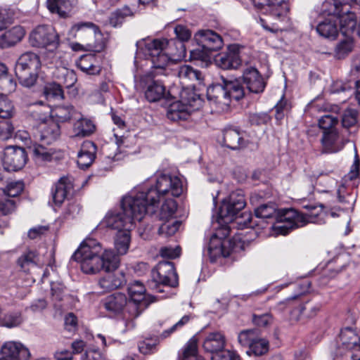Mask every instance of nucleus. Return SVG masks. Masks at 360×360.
Segmentation results:
<instances>
[{"instance_id":"obj_1","label":"nucleus","mask_w":360,"mask_h":360,"mask_svg":"<svg viewBox=\"0 0 360 360\" xmlns=\"http://www.w3.org/2000/svg\"><path fill=\"white\" fill-rule=\"evenodd\" d=\"M181 183L177 178H171L169 176L161 175L157 179L156 190L150 189L148 193L134 188L125 195L121 202L122 212H108L102 221V224L108 228L117 230H131L135 221H140L146 215V198L148 196L151 200L149 209L155 201V195H162L172 192L173 195H178L181 193Z\"/></svg>"},{"instance_id":"obj_2","label":"nucleus","mask_w":360,"mask_h":360,"mask_svg":"<svg viewBox=\"0 0 360 360\" xmlns=\"http://www.w3.org/2000/svg\"><path fill=\"white\" fill-rule=\"evenodd\" d=\"M178 40L165 38L146 39L136 42L137 58L143 57L146 63L142 65L150 68H165L175 65L186 56L184 41L191 37V30L184 25H177L174 29Z\"/></svg>"},{"instance_id":"obj_3","label":"nucleus","mask_w":360,"mask_h":360,"mask_svg":"<svg viewBox=\"0 0 360 360\" xmlns=\"http://www.w3.org/2000/svg\"><path fill=\"white\" fill-rule=\"evenodd\" d=\"M80 264L82 272L96 274L100 271H115L120 264L119 256L112 250L103 248L101 243L92 238L84 240L72 256Z\"/></svg>"},{"instance_id":"obj_4","label":"nucleus","mask_w":360,"mask_h":360,"mask_svg":"<svg viewBox=\"0 0 360 360\" xmlns=\"http://www.w3.org/2000/svg\"><path fill=\"white\" fill-rule=\"evenodd\" d=\"M303 207L308 210L307 213L302 214L294 209H286L280 216L281 220L287 224L282 227L292 230L302 227L308 223L325 222L326 213L321 205L307 204L303 205Z\"/></svg>"},{"instance_id":"obj_5","label":"nucleus","mask_w":360,"mask_h":360,"mask_svg":"<svg viewBox=\"0 0 360 360\" xmlns=\"http://www.w3.org/2000/svg\"><path fill=\"white\" fill-rule=\"evenodd\" d=\"M202 106V99L198 94L188 88L183 89L180 100L169 105L167 116L172 121L186 120Z\"/></svg>"},{"instance_id":"obj_6","label":"nucleus","mask_w":360,"mask_h":360,"mask_svg":"<svg viewBox=\"0 0 360 360\" xmlns=\"http://www.w3.org/2000/svg\"><path fill=\"white\" fill-rule=\"evenodd\" d=\"M244 89L238 81H230L225 86L216 84L207 89V96L210 101L215 103L222 110H226L231 99L239 101L244 96Z\"/></svg>"},{"instance_id":"obj_7","label":"nucleus","mask_w":360,"mask_h":360,"mask_svg":"<svg viewBox=\"0 0 360 360\" xmlns=\"http://www.w3.org/2000/svg\"><path fill=\"white\" fill-rule=\"evenodd\" d=\"M69 36L85 42L88 51L101 52L105 46L98 27L91 22L74 25L69 31Z\"/></svg>"},{"instance_id":"obj_8","label":"nucleus","mask_w":360,"mask_h":360,"mask_svg":"<svg viewBox=\"0 0 360 360\" xmlns=\"http://www.w3.org/2000/svg\"><path fill=\"white\" fill-rule=\"evenodd\" d=\"M127 292L129 297L127 305V313L130 327L133 328L134 323L133 319L138 317L148 306L154 302L152 296L146 294V290L144 285L140 281H135L128 285Z\"/></svg>"},{"instance_id":"obj_9","label":"nucleus","mask_w":360,"mask_h":360,"mask_svg":"<svg viewBox=\"0 0 360 360\" xmlns=\"http://www.w3.org/2000/svg\"><path fill=\"white\" fill-rule=\"evenodd\" d=\"M161 175L169 176L171 178H177L181 183V190H182L181 193L178 195H173L172 193V192H167V193H165L162 195H158V196L155 195V201L154 202L153 207L150 209H149V207L151 204V200H150V198L148 196H147V198H146V200H147L146 201V208H147L146 213H151V214L154 213L155 207H156V204L158 202H159L160 201L163 200V203L162 204L160 210L159 217H160V220L168 221L169 219H171L174 217V215L176 211V209H177V205L176 203V201L173 198H170V196L178 197V196L181 195L184 191V186H183L182 181L181 180V179L179 177H178L176 176H172L169 174H165V173L156 174L155 175V182L157 181L158 177H159ZM137 188L141 192L148 193V191L150 189L156 190V184H155V188L151 187L150 188H148L146 190V191H143L139 188Z\"/></svg>"},{"instance_id":"obj_10","label":"nucleus","mask_w":360,"mask_h":360,"mask_svg":"<svg viewBox=\"0 0 360 360\" xmlns=\"http://www.w3.org/2000/svg\"><path fill=\"white\" fill-rule=\"evenodd\" d=\"M152 279L151 288L158 292L178 285L177 274L171 262H160L152 271Z\"/></svg>"},{"instance_id":"obj_11","label":"nucleus","mask_w":360,"mask_h":360,"mask_svg":"<svg viewBox=\"0 0 360 360\" xmlns=\"http://www.w3.org/2000/svg\"><path fill=\"white\" fill-rule=\"evenodd\" d=\"M329 6L330 14L335 16V21L339 20L340 30L343 35L350 34L356 27V16L354 13L343 8V5L337 0H327L323 7Z\"/></svg>"},{"instance_id":"obj_12","label":"nucleus","mask_w":360,"mask_h":360,"mask_svg":"<svg viewBox=\"0 0 360 360\" xmlns=\"http://www.w3.org/2000/svg\"><path fill=\"white\" fill-rule=\"evenodd\" d=\"M266 11L269 12L270 16L267 19L260 18L261 25L266 30L271 32L276 33L283 30L278 22H274V20L281 22L288 11V5L285 0H267L266 8Z\"/></svg>"},{"instance_id":"obj_13","label":"nucleus","mask_w":360,"mask_h":360,"mask_svg":"<svg viewBox=\"0 0 360 360\" xmlns=\"http://www.w3.org/2000/svg\"><path fill=\"white\" fill-rule=\"evenodd\" d=\"M245 206V200L242 192L238 191L232 192L223 200L219 212V217L225 223L231 222Z\"/></svg>"},{"instance_id":"obj_14","label":"nucleus","mask_w":360,"mask_h":360,"mask_svg":"<svg viewBox=\"0 0 360 360\" xmlns=\"http://www.w3.org/2000/svg\"><path fill=\"white\" fill-rule=\"evenodd\" d=\"M27 160V155L24 148L13 146L5 148L2 162L6 170L18 171L24 167Z\"/></svg>"},{"instance_id":"obj_15","label":"nucleus","mask_w":360,"mask_h":360,"mask_svg":"<svg viewBox=\"0 0 360 360\" xmlns=\"http://www.w3.org/2000/svg\"><path fill=\"white\" fill-rule=\"evenodd\" d=\"M58 41V37L51 26L39 25L30 35V41L33 46H56Z\"/></svg>"},{"instance_id":"obj_16","label":"nucleus","mask_w":360,"mask_h":360,"mask_svg":"<svg viewBox=\"0 0 360 360\" xmlns=\"http://www.w3.org/2000/svg\"><path fill=\"white\" fill-rule=\"evenodd\" d=\"M194 40L200 47L208 49L210 52L220 49L223 40L220 35L210 30H201L194 35Z\"/></svg>"},{"instance_id":"obj_17","label":"nucleus","mask_w":360,"mask_h":360,"mask_svg":"<svg viewBox=\"0 0 360 360\" xmlns=\"http://www.w3.org/2000/svg\"><path fill=\"white\" fill-rule=\"evenodd\" d=\"M4 360H28L30 352L25 346L20 342H8L1 349Z\"/></svg>"},{"instance_id":"obj_18","label":"nucleus","mask_w":360,"mask_h":360,"mask_svg":"<svg viewBox=\"0 0 360 360\" xmlns=\"http://www.w3.org/2000/svg\"><path fill=\"white\" fill-rule=\"evenodd\" d=\"M214 63L219 68H238L240 60L238 54V47L236 44L230 45L226 52L220 53L215 56Z\"/></svg>"},{"instance_id":"obj_19","label":"nucleus","mask_w":360,"mask_h":360,"mask_svg":"<svg viewBox=\"0 0 360 360\" xmlns=\"http://www.w3.org/2000/svg\"><path fill=\"white\" fill-rule=\"evenodd\" d=\"M60 127L53 120L43 122L39 125V130L34 134L35 141H40L46 144H51L60 136Z\"/></svg>"},{"instance_id":"obj_20","label":"nucleus","mask_w":360,"mask_h":360,"mask_svg":"<svg viewBox=\"0 0 360 360\" xmlns=\"http://www.w3.org/2000/svg\"><path fill=\"white\" fill-rule=\"evenodd\" d=\"M243 78L250 91L259 94L264 90L266 82L257 69H245Z\"/></svg>"},{"instance_id":"obj_21","label":"nucleus","mask_w":360,"mask_h":360,"mask_svg":"<svg viewBox=\"0 0 360 360\" xmlns=\"http://www.w3.org/2000/svg\"><path fill=\"white\" fill-rule=\"evenodd\" d=\"M285 210H283L281 211L277 212L276 208L274 205H262L259 207H258L255 210V216L258 218L262 219H271V218H276L280 223L282 224V225H278L276 228L278 229H281V233L283 235H285L288 233L290 229H288L285 227H282L284 225H286L287 224L284 221H282L280 219L281 214H283V212Z\"/></svg>"},{"instance_id":"obj_22","label":"nucleus","mask_w":360,"mask_h":360,"mask_svg":"<svg viewBox=\"0 0 360 360\" xmlns=\"http://www.w3.org/2000/svg\"><path fill=\"white\" fill-rule=\"evenodd\" d=\"M323 148L326 153H336L345 146V141L335 129L324 131L321 139Z\"/></svg>"},{"instance_id":"obj_23","label":"nucleus","mask_w":360,"mask_h":360,"mask_svg":"<svg viewBox=\"0 0 360 360\" xmlns=\"http://www.w3.org/2000/svg\"><path fill=\"white\" fill-rule=\"evenodd\" d=\"M320 309L321 305L319 304L309 302L301 303L291 311L290 318L296 321L301 320L302 318L311 319L316 316Z\"/></svg>"},{"instance_id":"obj_24","label":"nucleus","mask_w":360,"mask_h":360,"mask_svg":"<svg viewBox=\"0 0 360 360\" xmlns=\"http://www.w3.org/2000/svg\"><path fill=\"white\" fill-rule=\"evenodd\" d=\"M323 11L328 17L318 24L316 30L320 35L326 38H334L338 34L335 16H333V13L330 14L329 6L323 7Z\"/></svg>"},{"instance_id":"obj_25","label":"nucleus","mask_w":360,"mask_h":360,"mask_svg":"<svg viewBox=\"0 0 360 360\" xmlns=\"http://www.w3.org/2000/svg\"><path fill=\"white\" fill-rule=\"evenodd\" d=\"M226 241L221 240L216 236L211 238L207 250L211 262H216L221 257H226L230 255V250L226 247Z\"/></svg>"},{"instance_id":"obj_26","label":"nucleus","mask_w":360,"mask_h":360,"mask_svg":"<svg viewBox=\"0 0 360 360\" xmlns=\"http://www.w3.org/2000/svg\"><path fill=\"white\" fill-rule=\"evenodd\" d=\"M226 345V338L224 335L218 331L210 333L205 337L202 347L206 352L210 353H217L222 352Z\"/></svg>"},{"instance_id":"obj_27","label":"nucleus","mask_w":360,"mask_h":360,"mask_svg":"<svg viewBox=\"0 0 360 360\" xmlns=\"http://www.w3.org/2000/svg\"><path fill=\"white\" fill-rule=\"evenodd\" d=\"M18 263L21 269L27 271L30 269V266H37L42 267L45 264L51 265L50 262H46L44 256L39 255L34 251L28 250L24 252L18 259Z\"/></svg>"},{"instance_id":"obj_28","label":"nucleus","mask_w":360,"mask_h":360,"mask_svg":"<svg viewBox=\"0 0 360 360\" xmlns=\"http://www.w3.org/2000/svg\"><path fill=\"white\" fill-rule=\"evenodd\" d=\"M25 31L21 26H15L0 37V47L8 48L20 42L25 37Z\"/></svg>"},{"instance_id":"obj_29","label":"nucleus","mask_w":360,"mask_h":360,"mask_svg":"<svg viewBox=\"0 0 360 360\" xmlns=\"http://www.w3.org/2000/svg\"><path fill=\"white\" fill-rule=\"evenodd\" d=\"M103 304L105 308L110 311L119 313L126 307L127 311L128 301L126 295L122 292L112 294L104 300Z\"/></svg>"},{"instance_id":"obj_30","label":"nucleus","mask_w":360,"mask_h":360,"mask_svg":"<svg viewBox=\"0 0 360 360\" xmlns=\"http://www.w3.org/2000/svg\"><path fill=\"white\" fill-rule=\"evenodd\" d=\"M15 75L19 82L26 87L32 86L38 79H44L39 69H15Z\"/></svg>"},{"instance_id":"obj_31","label":"nucleus","mask_w":360,"mask_h":360,"mask_svg":"<svg viewBox=\"0 0 360 360\" xmlns=\"http://www.w3.org/2000/svg\"><path fill=\"white\" fill-rule=\"evenodd\" d=\"M95 146L91 141H86L82 144V149L77 155V165L81 169L88 168L94 162Z\"/></svg>"},{"instance_id":"obj_32","label":"nucleus","mask_w":360,"mask_h":360,"mask_svg":"<svg viewBox=\"0 0 360 360\" xmlns=\"http://www.w3.org/2000/svg\"><path fill=\"white\" fill-rule=\"evenodd\" d=\"M223 140L224 146L232 150H238L245 146L244 139L236 129H225L223 131Z\"/></svg>"},{"instance_id":"obj_33","label":"nucleus","mask_w":360,"mask_h":360,"mask_svg":"<svg viewBox=\"0 0 360 360\" xmlns=\"http://www.w3.org/2000/svg\"><path fill=\"white\" fill-rule=\"evenodd\" d=\"M32 153L34 161L39 165H45L54 159L55 150L51 148H46L41 144L34 143Z\"/></svg>"},{"instance_id":"obj_34","label":"nucleus","mask_w":360,"mask_h":360,"mask_svg":"<svg viewBox=\"0 0 360 360\" xmlns=\"http://www.w3.org/2000/svg\"><path fill=\"white\" fill-rule=\"evenodd\" d=\"M76 4L77 0H47L49 10L61 17H66Z\"/></svg>"},{"instance_id":"obj_35","label":"nucleus","mask_w":360,"mask_h":360,"mask_svg":"<svg viewBox=\"0 0 360 360\" xmlns=\"http://www.w3.org/2000/svg\"><path fill=\"white\" fill-rule=\"evenodd\" d=\"M113 271H105L107 274L102 277L98 283L99 286L103 292L115 290L120 287L124 281V277L122 275H117L112 273Z\"/></svg>"},{"instance_id":"obj_36","label":"nucleus","mask_w":360,"mask_h":360,"mask_svg":"<svg viewBox=\"0 0 360 360\" xmlns=\"http://www.w3.org/2000/svg\"><path fill=\"white\" fill-rule=\"evenodd\" d=\"M68 180L65 177L60 178L52 189L53 200L56 205H60L63 202L68 191L71 188V184L68 183Z\"/></svg>"},{"instance_id":"obj_37","label":"nucleus","mask_w":360,"mask_h":360,"mask_svg":"<svg viewBox=\"0 0 360 360\" xmlns=\"http://www.w3.org/2000/svg\"><path fill=\"white\" fill-rule=\"evenodd\" d=\"M131 241L130 230L118 231L115 237L114 245L117 256L125 255L129 250Z\"/></svg>"},{"instance_id":"obj_38","label":"nucleus","mask_w":360,"mask_h":360,"mask_svg":"<svg viewBox=\"0 0 360 360\" xmlns=\"http://www.w3.org/2000/svg\"><path fill=\"white\" fill-rule=\"evenodd\" d=\"M73 126V131L76 136H88L95 130V125L89 119L84 118L79 114Z\"/></svg>"},{"instance_id":"obj_39","label":"nucleus","mask_w":360,"mask_h":360,"mask_svg":"<svg viewBox=\"0 0 360 360\" xmlns=\"http://www.w3.org/2000/svg\"><path fill=\"white\" fill-rule=\"evenodd\" d=\"M165 96V86L158 81H153L150 84L145 92L146 99L150 102H156Z\"/></svg>"},{"instance_id":"obj_40","label":"nucleus","mask_w":360,"mask_h":360,"mask_svg":"<svg viewBox=\"0 0 360 360\" xmlns=\"http://www.w3.org/2000/svg\"><path fill=\"white\" fill-rule=\"evenodd\" d=\"M181 360H205L198 355V340L195 337L191 338L184 345Z\"/></svg>"},{"instance_id":"obj_41","label":"nucleus","mask_w":360,"mask_h":360,"mask_svg":"<svg viewBox=\"0 0 360 360\" xmlns=\"http://www.w3.org/2000/svg\"><path fill=\"white\" fill-rule=\"evenodd\" d=\"M134 11L131 8L124 6L112 12L109 17V22L113 27H117L122 24L127 17H132Z\"/></svg>"},{"instance_id":"obj_42","label":"nucleus","mask_w":360,"mask_h":360,"mask_svg":"<svg viewBox=\"0 0 360 360\" xmlns=\"http://www.w3.org/2000/svg\"><path fill=\"white\" fill-rule=\"evenodd\" d=\"M344 39L337 44L335 48V57L338 59L344 58L354 48V40L349 34L344 35Z\"/></svg>"},{"instance_id":"obj_43","label":"nucleus","mask_w":360,"mask_h":360,"mask_svg":"<svg viewBox=\"0 0 360 360\" xmlns=\"http://www.w3.org/2000/svg\"><path fill=\"white\" fill-rule=\"evenodd\" d=\"M269 349V341L258 336L257 338L251 344L246 353L248 356L252 354L255 356H262L267 353Z\"/></svg>"},{"instance_id":"obj_44","label":"nucleus","mask_w":360,"mask_h":360,"mask_svg":"<svg viewBox=\"0 0 360 360\" xmlns=\"http://www.w3.org/2000/svg\"><path fill=\"white\" fill-rule=\"evenodd\" d=\"M43 96L46 100H62L64 98L61 86L56 83H48L44 86Z\"/></svg>"},{"instance_id":"obj_45","label":"nucleus","mask_w":360,"mask_h":360,"mask_svg":"<svg viewBox=\"0 0 360 360\" xmlns=\"http://www.w3.org/2000/svg\"><path fill=\"white\" fill-rule=\"evenodd\" d=\"M17 65L21 68H38L42 64L37 54L32 52H26L18 58Z\"/></svg>"},{"instance_id":"obj_46","label":"nucleus","mask_w":360,"mask_h":360,"mask_svg":"<svg viewBox=\"0 0 360 360\" xmlns=\"http://www.w3.org/2000/svg\"><path fill=\"white\" fill-rule=\"evenodd\" d=\"M340 340L347 349H351L357 346L359 336L353 330L347 328L341 330Z\"/></svg>"},{"instance_id":"obj_47","label":"nucleus","mask_w":360,"mask_h":360,"mask_svg":"<svg viewBox=\"0 0 360 360\" xmlns=\"http://www.w3.org/2000/svg\"><path fill=\"white\" fill-rule=\"evenodd\" d=\"M259 336L258 330L256 329L244 330L239 333L238 341L243 347H250L251 344Z\"/></svg>"},{"instance_id":"obj_48","label":"nucleus","mask_w":360,"mask_h":360,"mask_svg":"<svg viewBox=\"0 0 360 360\" xmlns=\"http://www.w3.org/2000/svg\"><path fill=\"white\" fill-rule=\"evenodd\" d=\"M55 115L61 122H66L70 119L77 118L79 113L76 112L72 106H59L56 109Z\"/></svg>"},{"instance_id":"obj_49","label":"nucleus","mask_w":360,"mask_h":360,"mask_svg":"<svg viewBox=\"0 0 360 360\" xmlns=\"http://www.w3.org/2000/svg\"><path fill=\"white\" fill-rule=\"evenodd\" d=\"M179 77L184 83L195 80L201 82L203 80L202 72L197 69H180Z\"/></svg>"},{"instance_id":"obj_50","label":"nucleus","mask_w":360,"mask_h":360,"mask_svg":"<svg viewBox=\"0 0 360 360\" xmlns=\"http://www.w3.org/2000/svg\"><path fill=\"white\" fill-rule=\"evenodd\" d=\"M210 51L198 46V48L190 51V60H200L205 63L206 65H210Z\"/></svg>"},{"instance_id":"obj_51","label":"nucleus","mask_w":360,"mask_h":360,"mask_svg":"<svg viewBox=\"0 0 360 360\" xmlns=\"http://www.w3.org/2000/svg\"><path fill=\"white\" fill-rule=\"evenodd\" d=\"M22 321L21 314L18 312L5 314L3 319L0 318V325L7 328L18 326Z\"/></svg>"},{"instance_id":"obj_52","label":"nucleus","mask_w":360,"mask_h":360,"mask_svg":"<svg viewBox=\"0 0 360 360\" xmlns=\"http://www.w3.org/2000/svg\"><path fill=\"white\" fill-rule=\"evenodd\" d=\"M24 184L22 181H11L8 184L6 188L3 190V195L8 198H14L20 194L23 191Z\"/></svg>"},{"instance_id":"obj_53","label":"nucleus","mask_w":360,"mask_h":360,"mask_svg":"<svg viewBox=\"0 0 360 360\" xmlns=\"http://www.w3.org/2000/svg\"><path fill=\"white\" fill-rule=\"evenodd\" d=\"M181 222L175 220L172 222L166 221L165 223L162 224L159 229L158 233L160 235L165 236L166 237L174 235L179 229Z\"/></svg>"},{"instance_id":"obj_54","label":"nucleus","mask_w":360,"mask_h":360,"mask_svg":"<svg viewBox=\"0 0 360 360\" xmlns=\"http://www.w3.org/2000/svg\"><path fill=\"white\" fill-rule=\"evenodd\" d=\"M13 106L4 95H0V117L8 119L13 115Z\"/></svg>"},{"instance_id":"obj_55","label":"nucleus","mask_w":360,"mask_h":360,"mask_svg":"<svg viewBox=\"0 0 360 360\" xmlns=\"http://www.w3.org/2000/svg\"><path fill=\"white\" fill-rule=\"evenodd\" d=\"M338 120L330 114H326L319 119V125L324 131H329L338 123Z\"/></svg>"},{"instance_id":"obj_56","label":"nucleus","mask_w":360,"mask_h":360,"mask_svg":"<svg viewBox=\"0 0 360 360\" xmlns=\"http://www.w3.org/2000/svg\"><path fill=\"white\" fill-rule=\"evenodd\" d=\"M15 208V201L5 195L0 198V212L6 215L11 213Z\"/></svg>"},{"instance_id":"obj_57","label":"nucleus","mask_w":360,"mask_h":360,"mask_svg":"<svg viewBox=\"0 0 360 360\" xmlns=\"http://www.w3.org/2000/svg\"><path fill=\"white\" fill-rule=\"evenodd\" d=\"M14 127L6 119L0 121V139L7 140L13 134Z\"/></svg>"},{"instance_id":"obj_58","label":"nucleus","mask_w":360,"mask_h":360,"mask_svg":"<svg viewBox=\"0 0 360 360\" xmlns=\"http://www.w3.org/2000/svg\"><path fill=\"white\" fill-rule=\"evenodd\" d=\"M357 112L354 109H347L342 118L343 127L349 128L356 122Z\"/></svg>"},{"instance_id":"obj_59","label":"nucleus","mask_w":360,"mask_h":360,"mask_svg":"<svg viewBox=\"0 0 360 360\" xmlns=\"http://www.w3.org/2000/svg\"><path fill=\"white\" fill-rule=\"evenodd\" d=\"M212 360H240L239 355L231 350H223L212 357Z\"/></svg>"},{"instance_id":"obj_60","label":"nucleus","mask_w":360,"mask_h":360,"mask_svg":"<svg viewBox=\"0 0 360 360\" xmlns=\"http://www.w3.org/2000/svg\"><path fill=\"white\" fill-rule=\"evenodd\" d=\"M160 252L162 257L175 259L180 255L181 248L179 246L176 248L165 247L161 248Z\"/></svg>"},{"instance_id":"obj_61","label":"nucleus","mask_w":360,"mask_h":360,"mask_svg":"<svg viewBox=\"0 0 360 360\" xmlns=\"http://www.w3.org/2000/svg\"><path fill=\"white\" fill-rule=\"evenodd\" d=\"M191 316L190 314L184 316L177 323H176L169 330L164 331L162 333V335L164 338L167 337L168 335H169V334L174 332L176 329L183 327L184 325H186L187 323H188L189 321L191 320Z\"/></svg>"},{"instance_id":"obj_62","label":"nucleus","mask_w":360,"mask_h":360,"mask_svg":"<svg viewBox=\"0 0 360 360\" xmlns=\"http://www.w3.org/2000/svg\"><path fill=\"white\" fill-rule=\"evenodd\" d=\"M270 119V116L266 112H260L252 114L250 120L252 124L259 125L268 123Z\"/></svg>"},{"instance_id":"obj_63","label":"nucleus","mask_w":360,"mask_h":360,"mask_svg":"<svg viewBox=\"0 0 360 360\" xmlns=\"http://www.w3.org/2000/svg\"><path fill=\"white\" fill-rule=\"evenodd\" d=\"M337 193L340 202L347 204L353 203V198L347 193L346 188L343 184L338 188Z\"/></svg>"},{"instance_id":"obj_64","label":"nucleus","mask_w":360,"mask_h":360,"mask_svg":"<svg viewBox=\"0 0 360 360\" xmlns=\"http://www.w3.org/2000/svg\"><path fill=\"white\" fill-rule=\"evenodd\" d=\"M103 356L98 349H89L82 357V360H102Z\"/></svg>"}]
</instances>
